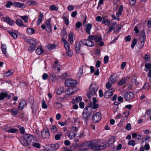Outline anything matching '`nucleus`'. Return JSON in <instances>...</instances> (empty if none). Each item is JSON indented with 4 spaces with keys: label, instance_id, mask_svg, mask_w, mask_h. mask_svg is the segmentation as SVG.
Wrapping results in <instances>:
<instances>
[{
    "label": "nucleus",
    "instance_id": "obj_1",
    "mask_svg": "<svg viewBox=\"0 0 151 151\" xmlns=\"http://www.w3.org/2000/svg\"><path fill=\"white\" fill-rule=\"evenodd\" d=\"M100 141L98 140H92L83 144V146L90 147L91 149L96 151L103 150L106 148L107 145L100 144Z\"/></svg>",
    "mask_w": 151,
    "mask_h": 151
},
{
    "label": "nucleus",
    "instance_id": "obj_2",
    "mask_svg": "<svg viewBox=\"0 0 151 151\" xmlns=\"http://www.w3.org/2000/svg\"><path fill=\"white\" fill-rule=\"evenodd\" d=\"M99 88V87L95 83H92L90 85L89 91L87 92V96L90 98L91 96L95 95Z\"/></svg>",
    "mask_w": 151,
    "mask_h": 151
},
{
    "label": "nucleus",
    "instance_id": "obj_3",
    "mask_svg": "<svg viewBox=\"0 0 151 151\" xmlns=\"http://www.w3.org/2000/svg\"><path fill=\"white\" fill-rule=\"evenodd\" d=\"M92 112L91 108L89 106H87L84 109L83 112V116L86 121L88 120Z\"/></svg>",
    "mask_w": 151,
    "mask_h": 151
},
{
    "label": "nucleus",
    "instance_id": "obj_4",
    "mask_svg": "<svg viewBox=\"0 0 151 151\" xmlns=\"http://www.w3.org/2000/svg\"><path fill=\"white\" fill-rule=\"evenodd\" d=\"M77 84V81L71 79L69 78L65 80V85L67 87H71L75 86Z\"/></svg>",
    "mask_w": 151,
    "mask_h": 151
},
{
    "label": "nucleus",
    "instance_id": "obj_5",
    "mask_svg": "<svg viewBox=\"0 0 151 151\" xmlns=\"http://www.w3.org/2000/svg\"><path fill=\"white\" fill-rule=\"evenodd\" d=\"M42 137L45 139H48L50 136V133L48 129H45L42 130L41 132Z\"/></svg>",
    "mask_w": 151,
    "mask_h": 151
},
{
    "label": "nucleus",
    "instance_id": "obj_6",
    "mask_svg": "<svg viewBox=\"0 0 151 151\" xmlns=\"http://www.w3.org/2000/svg\"><path fill=\"white\" fill-rule=\"evenodd\" d=\"M101 114L99 112H97L93 118V121L94 123H97L101 120Z\"/></svg>",
    "mask_w": 151,
    "mask_h": 151
},
{
    "label": "nucleus",
    "instance_id": "obj_7",
    "mask_svg": "<svg viewBox=\"0 0 151 151\" xmlns=\"http://www.w3.org/2000/svg\"><path fill=\"white\" fill-rule=\"evenodd\" d=\"M134 97L133 94L131 92H127L125 93L124 97L127 101H129L132 99Z\"/></svg>",
    "mask_w": 151,
    "mask_h": 151
},
{
    "label": "nucleus",
    "instance_id": "obj_8",
    "mask_svg": "<svg viewBox=\"0 0 151 151\" xmlns=\"http://www.w3.org/2000/svg\"><path fill=\"white\" fill-rule=\"evenodd\" d=\"M33 137H31V138H29L27 140H21V143L24 146H28L31 143L33 142H32Z\"/></svg>",
    "mask_w": 151,
    "mask_h": 151
},
{
    "label": "nucleus",
    "instance_id": "obj_9",
    "mask_svg": "<svg viewBox=\"0 0 151 151\" xmlns=\"http://www.w3.org/2000/svg\"><path fill=\"white\" fill-rule=\"evenodd\" d=\"M51 19H49L46 20L45 23L46 27V30L48 33H50L51 30V26L50 24Z\"/></svg>",
    "mask_w": 151,
    "mask_h": 151
},
{
    "label": "nucleus",
    "instance_id": "obj_10",
    "mask_svg": "<svg viewBox=\"0 0 151 151\" xmlns=\"http://www.w3.org/2000/svg\"><path fill=\"white\" fill-rule=\"evenodd\" d=\"M113 91L112 89L107 90L104 93V97L107 99L110 98L113 94Z\"/></svg>",
    "mask_w": 151,
    "mask_h": 151
},
{
    "label": "nucleus",
    "instance_id": "obj_11",
    "mask_svg": "<svg viewBox=\"0 0 151 151\" xmlns=\"http://www.w3.org/2000/svg\"><path fill=\"white\" fill-rule=\"evenodd\" d=\"M83 44L89 47H92L94 45L93 42L91 41L88 39L84 40L83 41Z\"/></svg>",
    "mask_w": 151,
    "mask_h": 151
},
{
    "label": "nucleus",
    "instance_id": "obj_12",
    "mask_svg": "<svg viewBox=\"0 0 151 151\" xmlns=\"http://www.w3.org/2000/svg\"><path fill=\"white\" fill-rule=\"evenodd\" d=\"M27 42L31 45H36L38 44V42L34 38L29 39L27 40Z\"/></svg>",
    "mask_w": 151,
    "mask_h": 151
},
{
    "label": "nucleus",
    "instance_id": "obj_13",
    "mask_svg": "<svg viewBox=\"0 0 151 151\" xmlns=\"http://www.w3.org/2000/svg\"><path fill=\"white\" fill-rule=\"evenodd\" d=\"M11 97V95L8 94L6 92H2L1 93V100H2L5 98H7L8 99H10Z\"/></svg>",
    "mask_w": 151,
    "mask_h": 151
},
{
    "label": "nucleus",
    "instance_id": "obj_14",
    "mask_svg": "<svg viewBox=\"0 0 151 151\" xmlns=\"http://www.w3.org/2000/svg\"><path fill=\"white\" fill-rule=\"evenodd\" d=\"M13 5L15 7L22 8H24L25 7V5L23 3L17 2H14L13 3Z\"/></svg>",
    "mask_w": 151,
    "mask_h": 151
},
{
    "label": "nucleus",
    "instance_id": "obj_15",
    "mask_svg": "<svg viewBox=\"0 0 151 151\" xmlns=\"http://www.w3.org/2000/svg\"><path fill=\"white\" fill-rule=\"evenodd\" d=\"M92 27V26L91 24L88 23L86 26V27L85 28V31L89 35L91 34L90 31Z\"/></svg>",
    "mask_w": 151,
    "mask_h": 151
},
{
    "label": "nucleus",
    "instance_id": "obj_16",
    "mask_svg": "<svg viewBox=\"0 0 151 151\" xmlns=\"http://www.w3.org/2000/svg\"><path fill=\"white\" fill-rule=\"evenodd\" d=\"M26 102L24 100H22L20 101L18 107V109L19 110H21L23 108L24 106H25Z\"/></svg>",
    "mask_w": 151,
    "mask_h": 151
},
{
    "label": "nucleus",
    "instance_id": "obj_17",
    "mask_svg": "<svg viewBox=\"0 0 151 151\" xmlns=\"http://www.w3.org/2000/svg\"><path fill=\"white\" fill-rule=\"evenodd\" d=\"M83 44L82 41H80L78 42H77L76 43V46L75 50L76 51H78L80 49L81 46Z\"/></svg>",
    "mask_w": 151,
    "mask_h": 151
},
{
    "label": "nucleus",
    "instance_id": "obj_18",
    "mask_svg": "<svg viewBox=\"0 0 151 151\" xmlns=\"http://www.w3.org/2000/svg\"><path fill=\"white\" fill-rule=\"evenodd\" d=\"M43 17V15L41 12H40L37 20V25H40V23L42 21V18Z\"/></svg>",
    "mask_w": 151,
    "mask_h": 151
},
{
    "label": "nucleus",
    "instance_id": "obj_19",
    "mask_svg": "<svg viewBox=\"0 0 151 151\" xmlns=\"http://www.w3.org/2000/svg\"><path fill=\"white\" fill-rule=\"evenodd\" d=\"M6 22L10 25H12L15 22V21L11 20L9 17H6Z\"/></svg>",
    "mask_w": 151,
    "mask_h": 151
},
{
    "label": "nucleus",
    "instance_id": "obj_20",
    "mask_svg": "<svg viewBox=\"0 0 151 151\" xmlns=\"http://www.w3.org/2000/svg\"><path fill=\"white\" fill-rule=\"evenodd\" d=\"M102 23L106 25L109 26L111 23V22L109 20L107 19L105 17H103Z\"/></svg>",
    "mask_w": 151,
    "mask_h": 151
},
{
    "label": "nucleus",
    "instance_id": "obj_21",
    "mask_svg": "<svg viewBox=\"0 0 151 151\" xmlns=\"http://www.w3.org/2000/svg\"><path fill=\"white\" fill-rule=\"evenodd\" d=\"M129 77H126L124 78H122L121 80L118 83V85H121L124 83L125 82L128 81V80L129 79Z\"/></svg>",
    "mask_w": 151,
    "mask_h": 151
},
{
    "label": "nucleus",
    "instance_id": "obj_22",
    "mask_svg": "<svg viewBox=\"0 0 151 151\" xmlns=\"http://www.w3.org/2000/svg\"><path fill=\"white\" fill-rule=\"evenodd\" d=\"M14 71L12 70H9L6 73L4 74V77H8L12 74L13 73Z\"/></svg>",
    "mask_w": 151,
    "mask_h": 151
},
{
    "label": "nucleus",
    "instance_id": "obj_23",
    "mask_svg": "<svg viewBox=\"0 0 151 151\" xmlns=\"http://www.w3.org/2000/svg\"><path fill=\"white\" fill-rule=\"evenodd\" d=\"M44 51L41 46H39L36 50V53L38 55H40L43 53Z\"/></svg>",
    "mask_w": 151,
    "mask_h": 151
},
{
    "label": "nucleus",
    "instance_id": "obj_24",
    "mask_svg": "<svg viewBox=\"0 0 151 151\" xmlns=\"http://www.w3.org/2000/svg\"><path fill=\"white\" fill-rule=\"evenodd\" d=\"M16 23L19 27H22L24 26L23 22L21 19H17L16 21Z\"/></svg>",
    "mask_w": 151,
    "mask_h": 151
},
{
    "label": "nucleus",
    "instance_id": "obj_25",
    "mask_svg": "<svg viewBox=\"0 0 151 151\" xmlns=\"http://www.w3.org/2000/svg\"><path fill=\"white\" fill-rule=\"evenodd\" d=\"M82 98L81 96H78V97H76L75 99H74V98L73 99V104H75L76 103H78L79 102H80L82 100Z\"/></svg>",
    "mask_w": 151,
    "mask_h": 151
},
{
    "label": "nucleus",
    "instance_id": "obj_26",
    "mask_svg": "<svg viewBox=\"0 0 151 151\" xmlns=\"http://www.w3.org/2000/svg\"><path fill=\"white\" fill-rule=\"evenodd\" d=\"M140 37L141 40H145L146 39V35L144 32L143 30H142L140 32Z\"/></svg>",
    "mask_w": 151,
    "mask_h": 151
},
{
    "label": "nucleus",
    "instance_id": "obj_27",
    "mask_svg": "<svg viewBox=\"0 0 151 151\" xmlns=\"http://www.w3.org/2000/svg\"><path fill=\"white\" fill-rule=\"evenodd\" d=\"M123 10V6L122 5H121L119 7L118 12L116 13V15L117 17H119L121 15Z\"/></svg>",
    "mask_w": 151,
    "mask_h": 151
},
{
    "label": "nucleus",
    "instance_id": "obj_28",
    "mask_svg": "<svg viewBox=\"0 0 151 151\" xmlns=\"http://www.w3.org/2000/svg\"><path fill=\"white\" fill-rule=\"evenodd\" d=\"M59 147V145L58 144H52L51 146V148L52 151L56 150Z\"/></svg>",
    "mask_w": 151,
    "mask_h": 151
},
{
    "label": "nucleus",
    "instance_id": "obj_29",
    "mask_svg": "<svg viewBox=\"0 0 151 151\" xmlns=\"http://www.w3.org/2000/svg\"><path fill=\"white\" fill-rule=\"evenodd\" d=\"M76 133L74 132L70 131L68 135L70 139H73L76 136Z\"/></svg>",
    "mask_w": 151,
    "mask_h": 151
},
{
    "label": "nucleus",
    "instance_id": "obj_30",
    "mask_svg": "<svg viewBox=\"0 0 151 151\" xmlns=\"http://www.w3.org/2000/svg\"><path fill=\"white\" fill-rule=\"evenodd\" d=\"M64 91V89L63 87H60L59 88L57 91V94L58 95H60Z\"/></svg>",
    "mask_w": 151,
    "mask_h": 151
},
{
    "label": "nucleus",
    "instance_id": "obj_31",
    "mask_svg": "<svg viewBox=\"0 0 151 151\" xmlns=\"http://www.w3.org/2000/svg\"><path fill=\"white\" fill-rule=\"evenodd\" d=\"M62 136V133L60 132H58L56 134L55 137V139L56 140H59L60 139Z\"/></svg>",
    "mask_w": 151,
    "mask_h": 151
},
{
    "label": "nucleus",
    "instance_id": "obj_32",
    "mask_svg": "<svg viewBox=\"0 0 151 151\" xmlns=\"http://www.w3.org/2000/svg\"><path fill=\"white\" fill-rule=\"evenodd\" d=\"M32 145L33 147L39 149L41 147V145L38 142H32Z\"/></svg>",
    "mask_w": 151,
    "mask_h": 151
},
{
    "label": "nucleus",
    "instance_id": "obj_33",
    "mask_svg": "<svg viewBox=\"0 0 151 151\" xmlns=\"http://www.w3.org/2000/svg\"><path fill=\"white\" fill-rule=\"evenodd\" d=\"M6 46L5 44H2L1 46V50L3 53L4 54L6 55Z\"/></svg>",
    "mask_w": 151,
    "mask_h": 151
},
{
    "label": "nucleus",
    "instance_id": "obj_34",
    "mask_svg": "<svg viewBox=\"0 0 151 151\" xmlns=\"http://www.w3.org/2000/svg\"><path fill=\"white\" fill-rule=\"evenodd\" d=\"M36 47V45H31L28 48L29 52H32L34 51Z\"/></svg>",
    "mask_w": 151,
    "mask_h": 151
},
{
    "label": "nucleus",
    "instance_id": "obj_35",
    "mask_svg": "<svg viewBox=\"0 0 151 151\" xmlns=\"http://www.w3.org/2000/svg\"><path fill=\"white\" fill-rule=\"evenodd\" d=\"M31 137H32V135L26 134L24 135L21 140H27L29 138H31Z\"/></svg>",
    "mask_w": 151,
    "mask_h": 151
},
{
    "label": "nucleus",
    "instance_id": "obj_36",
    "mask_svg": "<svg viewBox=\"0 0 151 151\" xmlns=\"http://www.w3.org/2000/svg\"><path fill=\"white\" fill-rule=\"evenodd\" d=\"M53 105L55 107L56 109H59L62 107V105L59 102H55Z\"/></svg>",
    "mask_w": 151,
    "mask_h": 151
},
{
    "label": "nucleus",
    "instance_id": "obj_37",
    "mask_svg": "<svg viewBox=\"0 0 151 151\" xmlns=\"http://www.w3.org/2000/svg\"><path fill=\"white\" fill-rule=\"evenodd\" d=\"M35 30L34 29L29 28L27 29V33L29 35H31L34 33Z\"/></svg>",
    "mask_w": 151,
    "mask_h": 151
},
{
    "label": "nucleus",
    "instance_id": "obj_38",
    "mask_svg": "<svg viewBox=\"0 0 151 151\" xmlns=\"http://www.w3.org/2000/svg\"><path fill=\"white\" fill-rule=\"evenodd\" d=\"M73 34L72 32L70 33L68 36V41L71 43L73 42Z\"/></svg>",
    "mask_w": 151,
    "mask_h": 151
},
{
    "label": "nucleus",
    "instance_id": "obj_39",
    "mask_svg": "<svg viewBox=\"0 0 151 151\" xmlns=\"http://www.w3.org/2000/svg\"><path fill=\"white\" fill-rule=\"evenodd\" d=\"M18 113L17 109L14 108L12 109L11 110V114L13 116L16 115Z\"/></svg>",
    "mask_w": 151,
    "mask_h": 151
},
{
    "label": "nucleus",
    "instance_id": "obj_40",
    "mask_svg": "<svg viewBox=\"0 0 151 151\" xmlns=\"http://www.w3.org/2000/svg\"><path fill=\"white\" fill-rule=\"evenodd\" d=\"M37 4V2L36 1L32 0L29 1L27 3V4L29 5H35Z\"/></svg>",
    "mask_w": 151,
    "mask_h": 151
},
{
    "label": "nucleus",
    "instance_id": "obj_41",
    "mask_svg": "<svg viewBox=\"0 0 151 151\" xmlns=\"http://www.w3.org/2000/svg\"><path fill=\"white\" fill-rule=\"evenodd\" d=\"M116 137L115 136H113L111 137L108 143H114L116 139Z\"/></svg>",
    "mask_w": 151,
    "mask_h": 151
},
{
    "label": "nucleus",
    "instance_id": "obj_42",
    "mask_svg": "<svg viewBox=\"0 0 151 151\" xmlns=\"http://www.w3.org/2000/svg\"><path fill=\"white\" fill-rule=\"evenodd\" d=\"M90 106H92V108L93 109L97 108L99 106V104L96 103H90Z\"/></svg>",
    "mask_w": 151,
    "mask_h": 151
},
{
    "label": "nucleus",
    "instance_id": "obj_43",
    "mask_svg": "<svg viewBox=\"0 0 151 151\" xmlns=\"http://www.w3.org/2000/svg\"><path fill=\"white\" fill-rule=\"evenodd\" d=\"M17 131V129H16L14 128H12L7 130L6 131V132L8 133H15Z\"/></svg>",
    "mask_w": 151,
    "mask_h": 151
},
{
    "label": "nucleus",
    "instance_id": "obj_44",
    "mask_svg": "<svg viewBox=\"0 0 151 151\" xmlns=\"http://www.w3.org/2000/svg\"><path fill=\"white\" fill-rule=\"evenodd\" d=\"M9 32L10 35L14 38L16 39L17 38V35L16 33L13 32Z\"/></svg>",
    "mask_w": 151,
    "mask_h": 151
},
{
    "label": "nucleus",
    "instance_id": "obj_45",
    "mask_svg": "<svg viewBox=\"0 0 151 151\" xmlns=\"http://www.w3.org/2000/svg\"><path fill=\"white\" fill-rule=\"evenodd\" d=\"M97 35H90L88 37V40L91 41L92 40H95L96 38Z\"/></svg>",
    "mask_w": 151,
    "mask_h": 151
},
{
    "label": "nucleus",
    "instance_id": "obj_46",
    "mask_svg": "<svg viewBox=\"0 0 151 151\" xmlns=\"http://www.w3.org/2000/svg\"><path fill=\"white\" fill-rule=\"evenodd\" d=\"M56 46L55 44H52L48 45L47 46V47L49 50H51L55 48Z\"/></svg>",
    "mask_w": 151,
    "mask_h": 151
},
{
    "label": "nucleus",
    "instance_id": "obj_47",
    "mask_svg": "<svg viewBox=\"0 0 151 151\" xmlns=\"http://www.w3.org/2000/svg\"><path fill=\"white\" fill-rule=\"evenodd\" d=\"M20 17L25 22H27L28 17L27 16H20Z\"/></svg>",
    "mask_w": 151,
    "mask_h": 151
},
{
    "label": "nucleus",
    "instance_id": "obj_48",
    "mask_svg": "<svg viewBox=\"0 0 151 151\" xmlns=\"http://www.w3.org/2000/svg\"><path fill=\"white\" fill-rule=\"evenodd\" d=\"M135 144V141L133 140H130L128 142V144L130 145L134 146Z\"/></svg>",
    "mask_w": 151,
    "mask_h": 151
},
{
    "label": "nucleus",
    "instance_id": "obj_49",
    "mask_svg": "<svg viewBox=\"0 0 151 151\" xmlns=\"http://www.w3.org/2000/svg\"><path fill=\"white\" fill-rule=\"evenodd\" d=\"M109 79L111 83H115L116 81V79L115 77H114V76H110L109 78Z\"/></svg>",
    "mask_w": 151,
    "mask_h": 151
},
{
    "label": "nucleus",
    "instance_id": "obj_50",
    "mask_svg": "<svg viewBox=\"0 0 151 151\" xmlns=\"http://www.w3.org/2000/svg\"><path fill=\"white\" fill-rule=\"evenodd\" d=\"M51 131L52 132L54 133L56 132L57 131V129L55 125H53L51 129Z\"/></svg>",
    "mask_w": 151,
    "mask_h": 151
},
{
    "label": "nucleus",
    "instance_id": "obj_51",
    "mask_svg": "<svg viewBox=\"0 0 151 151\" xmlns=\"http://www.w3.org/2000/svg\"><path fill=\"white\" fill-rule=\"evenodd\" d=\"M137 42V39L136 38L132 40V43L131 47L132 48H133Z\"/></svg>",
    "mask_w": 151,
    "mask_h": 151
},
{
    "label": "nucleus",
    "instance_id": "obj_52",
    "mask_svg": "<svg viewBox=\"0 0 151 151\" xmlns=\"http://www.w3.org/2000/svg\"><path fill=\"white\" fill-rule=\"evenodd\" d=\"M18 128H19L20 131V133L22 134H23L25 132L24 129L23 127H22L18 125L17 126Z\"/></svg>",
    "mask_w": 151,
    "mask_h": 151
},
{
    "label": "nucleus",
    "instance_id": "obj_53",
    "mask_svg": "<svg viewBox=\"0 0 151 151\" xmlns=\"http://www.w3.org/2000/svg\"><path fill=\"white\" fill-rule=\"evenodd\" d=\"M42 107L43 109H46L47 106V105L45 104V102L44 100L43 99L42 101Z\"/></svg>",
    "mask_w": 151,
    "mask_h": 151
},
{
    "label": "nucleus",
    "instance_id": "obj_54",
    "mask_svg": "<svg viewBox=\"0 0 151 151\" xmlns=\"http://www.w3.org/2000/svg\"><path fill=\"white\" fill-rule=\"evenodd\" d=\"M28 102L31 104H32L34 102L33 98L31 96H30L28 99Z\"/></svg>",
    "mask_w": 151,
    "mask_h": 151
},
{
    "label": "nucleus",
    "instance_id": "obj_55",
    "mask_svg": "<svg viewBox=\"0 0 151 151\" xmlns=\"http://www.w3.org/2000/svg\"><path fill=\"white\" fill-rule=\"evenodd\" d=\"M151 87V86L150 85V84L149 83H146L145 84L142 88L146 89L147 88L148 89L149 88H148V87Z\"/></svg>",
    "mask_w": 151,
    "mask_h": 151
},
{
    "label": "nucleus",
    "instance_id": "obj_56",
    "mask_svg": "<svg viewBox=\"0 0 151 151\" xmlns=\"http://www.w3.org/2000/svg\"><path fill=\"white\" fill-rule=\"evenodd\" d=\"M83 73V67L80 68L79 70L77 76L78 77H80L82 75Z\"/></svg>",
    "mask_w": 151,
    "mask_h": 151
},
{
    "label": "nucleus",
    "instance_id": "obj_57",
    "mask_svg": "<svg viewBox=\"0 0 151 151\" xmlns=\"http://www.w3.org/2000/svg\"><path fill=\"white\" fill-rule=\"evenodd\" d=\"M131 124L129 123H128L125 127V129L128 130H129L131 129Z\"/></svg>",
    "mask_w": 151,
    "mask_h": 151
},
{
    "label": "nucleus",
    "instance_id": "obj_58",
    "mask_svg": "<svg viewBox=\"0 0 151 151\" xmlns=\"http://www.w3.org/2000/svg\"><path fill=\"white\" fill-rule=\"evenodd\" d=\"M13 5V3L11 1H9L8 2L7 4H6V6L7 8H9L11 6Z\"/></svg>",
    "mask_w": 151,
    "mask_h": 151
},
{
    "label": "nucleus",
    "instance_id": "obj_59",
    "mask_svg": "<svg viewBox=\"0 0 151 151\" xmlns=\"http://www.w3.org/2000/svg\"><path fill=\"white\" fill-rule=\"evenodd\" d=\"M109 59V56L107 55H106L104 56V63L105 64L107 63Z\"/></svg>",
    "mask_w": 151,
    "mask_h": 151
},
{
    "label": "nucleus",
    "instance_id": "obj_60",
    "mask_svg": "<svg viewBox=\"0 0 151 151\" xmlns=\"http://www.w3.org/2000/svg\"><path fill=\"white\" fill-rule=\"evenodd\" d=\"M111 83L109 82V81L106 84V87L107 89L110 88L111 87Z\"/></svg>",
    "mask_w": 151,
    "mask_h": 151
},
{
    "label": "nucleus",
    "instance_id": "obj_61",
    "mask_svg": "<svg viewBox=\"0 0 151 151\" xmlns=\"http://www.w3.org/2000/svg\"><path fill=\"white\" fill-rule=\"evenodd\" d=\"M78 129L77 127L73 126L71 128V131L72 132H77L78 130Z\"/></svg>",
    "mask_w": 151,
    "mask_h": 151
},
{
    "label": "nucleus",
    "instance_id": "obj_62",
    "mask_svg": "<svg viewBox=\"0 0 151 151\" xmlns=\"http://www.w3.org/2000/svg\"><path fill=\"white\" fill-rule=\"evenodd\" d=\"M114 26L113 25H111L109 28L108 31L107 32V33L108 34L110 32H111L112 31V30L114 29Z\"/></svg>",
    "mask_w": 151,
    "mask_h": 151
},
{
    "label": "nucleus",
    "instance_id": "obj_63",
    "mask_svg": "<svg viewBox=\"0 0 151 151\" xmlns=\"http://www.w3.org/2000/svg\"><path fill=\"white\" fill-rule=\"evenodd\" d=\"M50 9L52 10L57 11L58 10V7H56L55 5H52L50 7Z\"/></svg>",
    "mask_w": 151,
    "mask_h": 151
},
{
    "label": "nucleus",
    "instance_id": "obj_64",
    "mask_svg": "<svg viewBox=\"0 0 151 151\" xmlns=\"http://www.w3.org/2000/svg\"><path fill=\"white\" fill-rule=\"evenodd\" d=\"M66 53L68 56L70 57L73 54V51L69 50H68L67 52H66Z\"/></svg>",
    "mask_w": 151,
    "mask_h": 151
}]
</instances>
